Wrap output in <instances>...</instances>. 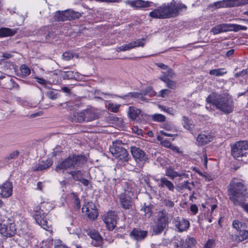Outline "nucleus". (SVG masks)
<instances>
[{
	"label": "nucleus",
	"mask_w": 248,
	"mask_h": 248,
	"mask_svg": "<svg viewBox=\"0 0 248 248\" xmlns=\"http://www.w3.org/2000/svg\"><path fill=\"white\" fill-rule=\"evenodd\" d=\"M206 101L226 114L231 113L233 109V101L228 94L210 93L206 98Z\"/></svg>",
	"instance_id": "obj_1"
},
{
	"label": "nucleus",
	"mask_w": 248,
	"mask_h": 248,
	"mask_svg": "<svg viewBox=\"0 0 248 248\" xmlns=\"http://www.w3.org/2000/svg\"><path fill=\"white\" fill-rule=\"evenodd\" d=\"M247 186L243 181L233 179L228 188L230 200L235 205H241L245 200Z\"/></svg>",
	"instance_id": "obj_2"
},
{
	"label": "nucleus",
	"mask_w": 248,
	"mask_h": 248,
	"mask_svg": "<svg viewBox=\"0 0 248 248\" xmlns=\"http://www.w3.org/2000/svg\"><path fill=\"white\" fill-rule=\"evenodd\" d=\"M52 209V204L45 202H41L40 205H37L34 208V216L36 222L46 230H47L48 226L45 217L47 212Z\"/></svg>",
	"instance_id": "obj_3"
},
{
	"label": "nucleus",
	"mask_w": 248,
	"mask_h": 248,
	"mask_svg": "<svg viewBox=\"0 0 248 248\" xmlns=\"http://www.w3.org/2000/svg\"><path fill=\"white\" fill-rule=\"evenodd\" d=\"M232 155L237 160L245 157L248 159V141H239L232 146Z\"/></svg>",
	"instance_id": "obj_4"
},
{
	"label": "nucleus",
	"mask_w": 248,
	"mask_h": 248,
	"mask_svg": "<svg viewBox=\"0 0 248 248\" xmlns=\"http://www.w3.org/2000/svg\"><path fill=\"white\" fill-rule=\"evenodd\" d=\"M122 145L123 144L121 140H116L110 146L109 151L116 158L124 161H127L129 159L128 153L122 147Z\"/></svg>",
	"instance_id": "obj_5"
},
{
	"label": "nucleus",
	"mask_w": 248,
	"mask_h": 248,
	"mask_svg": "<svg viewBox=\"0 0 248 248\" xmlns=\"http://www.w3.org/2000/svg\"><path fill=\"white\" fill-rule=\"evenodd\" d=\"M247 27L238 24H221L216 25L212 28L210 31L213 34L216 35L219 33L227 32L229 31H238L240 30L246 31Z\"/></svg>",
	"instance_id": "obj_6"
},
{
	"label": "nucleus",
	"mask_w": 248,
	"mask_h": 248,
	"mask_svg": "<svg viewBox=\"0 0 248 248\" xmlns=\"http://www.w3.org/2000/svg\"><path fill=\"white\" fill-rule=\"evenodd\" d=\"M85 162V157L84 155L69 156L64 161H63V169H77L80 167Z\"/></svg>",
	"instance_id": "obj_7"
},
{
	"label": "nucleus",
	"mask_w": 248,
	"mask_h": 248,
	"mask_svg": "<svg viewBox=\"0 0 248 248\" xmlns=\"http://www.w3.org/2000/svg\"><path fill=\"white\" fill-rule=\"evenodd\" d=\"M9 220L6 217L3 219H0V233L6 237H11L16 232L15 225L11 222L8 223Z\"/></svg>",
	"instance_id": "obj_8"
},
{
	"label": "nucleus",
	"mask_w": 248,
	"mask_h": 248,
	"mask_svg": "<svg viewBox=\"0 0 248 248\" xmlns=\"http://www.w3.org/2000/svg\"><path fill=\"white\" fill-rule=\"evenodd\" d=\"M159 216L157 221L152 227V230L155 234L161 233L168 224V218L163 212L159 213Z\"/></svg>",
	"instance_id": "obj_9"
},
{
	"label": "nucleus",
	"mask_w": 248,
	"mask_h": 248,
	"mask_svg": "<svg viewBox=\"0 0 248 248\" xmlns=\"http://www.w3.org/2000/svg\"><path fill=\"white\" fill-rule=\"evenodd\" d=\"M103 219L108 229L112 231L116 227L118 217L117 213L110 211L103 215Z\"/></svg>",
	"instance_id": "obj_10"
},
{
	"label": "nucleus",
	"mask_w": 248,
	"mask_h": 248,
	"mask_svg": "<svg viewBox=\"0 0 248 248\" xmlns=\"http://www.w3.org/2000/svg\"><path fill=\"white\" fill-rule=\"evenodd\" d=\"M130 151L135 160L138 163H144L148 160L147 155L139 147L132 146Z\"/></svg>",
	"instance_id": "obj_11"
},
{
	"label": "nucleus",
	"mask_w": 248,
	"mask_h": 248,
	"mask_svg": "<svg viewBox=\"0 0 248 248\" xmlns=\"http://www.w3.org/2000/svg\"><path fill=\"white\" fill-rule=\"evenodd\" d=\"M248 3V0H223L217 2L215 5L217 8L239 6Z\"/></svg>",
	"instance_id": "obj_12"
},
{
	"label": "nucleus",
	"mask_w": 248,
	"mask_h": 248,
	"mask_svg": "<svg viewBox=\"0 0 248 248\" xmlns=\"http://www.w3.org/2000/svg\"><path fill=\"white\" fill-rule=\"evenodd\" d=\"M82 211L91 219L94 220L98 216L95 205L92 202H88L85 204L82 208Z\"/></svg>",
	"instance_id": "obj_13"
},
{
	"label": "nucleus",
	"mask_w": 248,
	"mask_h": 248,
	"mask_svg": "<svg viewBox=\"0 0 248 248\" xmlns=\"http://www.w3.org/2000/svg\"><path fill=\"white\" fill-rule=\"evenodd\" d=\"M87 234L92 239L91 242L92 245L96 247H102L103 238L97 231L92 230L89 231Z\"/></svg>",
	"instance_id": "obj_14"
},
{
	"label": "nucleus",
	"mask_w": 248,
	"mask_h": 248,
	"mask_svg": "<svg viewBox=\"0 0 248 248\" xmlns=\"http://www.w3.org/2000/svg\"><path fill=\"white\" fill-rule=\"evenodd\" d=\"M13 185L9 181H6L0 185V195L2 198H8L12 194Z\"/></svg>",
	"instance_id": "obj_15"
},
{
	"label": "nucleus",
	"mask_w": 248,
	"mask_h": 248,
	"mask_svg": "<svg viewBox=\"0 0 248 248\" xmlns=\"http://www.w3.org/2000/svg\"><path fill=\"white\" fill-rule=\"evenodd\" d=\"M173 222L175 226L180 232L187 230L190 225L188 220L184 218L180 219L179 217L175 219Z\"/></svg>",
	"instance_id": "obj_16"
},
{
	"label": "nucleus",
	"mask_w": 248,
	"mask_h": 248,
	"mask_svg": "<svg viewBox=\"0 0 248 248\" xmlns=\"http://www.w3.org/2000/svg\"><path fill=\"white\" fill-rule=\"evenodd\" d=\"M213 139V137L211 134L208 132H204L198 135L197 141L199 145H204L211 142Z\"/></svg>",
	"instance_id": "obj_17"
},
{
	"label": "nucleus",
	"mask_w": 248,
	"mask_h": 248,
	"mask_svg": "<svg viewBox=\"0 0 248 248\" xmlns=\"http://www.w3.org/2000/svg\"><path fill=\"white\" fill-rule=\"evenodd\" d=\"M147 235L146 231L141 230L139 228H134L131 232L130 236L137 241L143 240Z\"/></svg>",
	"instance_id": "obj_18"
},
{
	"label": "nucleus",
	"mask_w": 248,
	"mask_h": 248,
	"mask_svg": "<svg viewBox=\"0 0 248 248\" xmlns=\"http://www.w3.org/2000/svg\"><path fill=\"white\" fill-rule=\"evenodd\" d=\"M53 164V161L48 158L46 160H42L37 165H36L32 168L33 171H41L46 169H47L50 167Z\"/></svg>",
	"instance_id": "obj_19"
},
{
	"label": "nucleus",
	"mask_w": 248,
	"mask_h": 248,
	"mask_svg": "<svg viewBox=\"0 0 248 248\" xmlns=\"http://www.w3.org/2000/svg\"><path fill=\"white\" fill-rule=\"evenodd\" d=\"M156 181H159L158 186L161 188H167L170 191H173L174 190V186L173 184L166 177H161L160 179H156Z\"/></svg>",
	"instance_id": "obj_20"
},
{
	"label": "nucleus",
	"mask_w": 248,
	"mask_h": 248,
	"mask_svg": "<svg viewBox=\"0 0 248 248\" xmlns=\"http://www.w3.org/2000/svg\"><path fill=\"white\" fill-rule=\"evenodd\" d=\"M119 202L121 206L124 209H129L132 207L131 198L124 194L119 196Z\"/></svg>",
	"instance_id": "obj_21"
},
{
	"label": "nucleus",
	"mask_w": 248,
	"mask_h": 248,
	"mask_svg": "<svg viewBox=\"0 0 248 248\" xmlns=\"http://www.w3.org/2000/svg\"><path fill=\"white\" fill-rule=\"evenodd\" d=\"M80 16V13L78 12L70 10L63 11V21L78 19Z\"/></svg>",
	"instance_id": "obj_22"
},
{
	"label": "nucleus",
	"mask_w": 248,
	"mask_h": 248,
	"mask_svg": "<svg viewBox=\"0 0 248 248\" xmlns=\"http://www.w3.org/2000/svg\"><path fill=\"white\" fill-rule=\"evenodd\" d=\"M127 3L131 7L135 8H142L150 6V2L149 1L142 0H130L127 1Z\"/></svg>",
	"instance_id": "obj_23"
},
{
	"label": "nucleus",
	"mask_w": 248,
	"mask_h": 248,
	"mask_svg": "<svg viewBox=\"0 0 248 248\" xmlns=\"http://www.w3.org/2000/svg\"><path fill=\"white\" fill-rule=\"evenodd\" d=\"M85 122H90L98 118L97 113L93 108L83 110Z\"/></svg>",
	"instance_id": "obj_24"
},
{
	"label": "nucleus",
	"mask_w": 248,
	"mask_h": 248,
	"mask_svg": "<svg viewBox=\"0 0 248 248\" xmlns=\"http://www.w3.org/2000/svg\"><path fill=\"white\" fill-rule=\"evenodd\" d=\"M248 238V230L246 229L238 232V234L235 235V239L239 243L241 242Z\"/></svg>",
	"instance_id": "obj_25"
},
{
	"label": "nucleus",
	"mask_w": 248,
	"mask_h": 248,
	"mask_svg": "<svg viewBox=\"0 0 248 248\" xmlns=\"http://www.w3.org/2000/svg\"><path fill=\"white\" fill-rule=\"evenodd\" d=\"M141 111L140 109L133 107L129 108L128 115L130 118L133 120H136L140 115Z\"/></svg>",
	"instance_id": "obj_26"
},
{
	"label": "nucleus",
	"mask_w": 248,
	"mask_h": 248,
	"mask_svg": "<svg viewBox=\"0 0 248 248\" xmlns=\"http://www.w3.org/2000/svg\"><path fill=\"white\" fill-rule=\"evenodd\" d=\"M31 74V69L25 64H22L20 67L19 71L18 72V76L25 78Z\"/></svg>",
	"instance_id": "obj_27"
},
{
	"label": "nucleus",
	"mask_w": 248,
	"mask_h": 248,
	"mask_svg": "<svg viewBox=\"0 0 248 248\" xmlns=\"http://www.w3.org/2000/svg\"><path fill=\"white\" fill-rule=\"evenodd\" d=\"M16 30H13L9 28H2L0 29V37L11 36L16 33Z\"/></svg>",
	"instance_id": "obj_28"
},
{
	"label": "nucleus",
	"mask_w": 248,
	"mask_h": 248,
	"mask_svg": "<svg viewBox=\"0 0 248 248\" xmlns=\"http://www.w3.org/2000/svg\"><path fill=\"white\" fill-rule=\"evenodd\" d=\"M232 227L238 232L243 229L246 228V224L238 219H234L232 223Z\"/></svg>",
	"instance_id": "obj_29"
},
{
	"label": "nucleus",
	"mask_w": 248,
	"mask_h": 248,
	"mask_svg": "<svg viewBox=\"0 0 248 248\" xmlns=\"http://www.w3.org/2000/svg\"><path fill=\"white\" fill-rule=\"evenodd\" d=\"M4 82L5 84L3 85L4 88L8 89H12L14 88L17 89L19 88V86L13 79H6Z\"/></svg>",
	"instance_id": "obj_30"
},
{
	"label": "nucleus",
	"mask_w": 248,
	"mask_h": 248,
	"mask_svg": "<svg viewBox=\"0 0 248 248\" xmlns=\"http://www.w3.org/2000/svg\"><path fill=\"white\" fill-rule=\"evenodd\" d=\"M159 79L166 83L168 88L171 89H175L176 88V81L166 78L165 77H159Z\"/></svg>",
	"instance_id": "obj_31"
},
{
	"label": "nucleus",
	"mask_w": 248,
	"mask_h": 248,
	"mask_svg": "<svg viewBox=\"0 0 248 248\" xmlns=\"http://www.w3.org/2000/svg\"><path fill=\"white\" fill-rule=\"evenodd\" d=\"M73 119L76 122L82 123L85 122L84 111L75 112L73 114Z\"/></svg>",
	"instance_id": "obj_32"
},
{
	"label": "nucleus",
	"mask_w": 248,
	"mask_h": 248,
	"mask_svg": "<svg viewBox=\"0 0 248 248\" xmlns=\"http://www.w3.org/2000/svg\"><path fill=\"white\" fill-rule=\"evenodd\" d=\"M227 73L225 68H218L211 70L209 71V74L215 76H221Z\"/></svg>",
	"instance_id": "obj_33"
},
{
	"label": "nucleus",
	"mask_w": 248,
	"mask_h": 248,
	"mask_svg": "<svg viewBox=\"0 0 248 248\" xmlns=\"http://www.w3.org/2000/svg\"><path fill=\"white\" fill-rule=\"evenodd\" d=\"M165 175L170 178L173 179L178 176L179 173L174 171L171 167H169L166 169Z\"/></svg>",
	"instance_id": "obj_34"
},
{
	"label": "nucleus",
	"mask_w": 248,
	"mask_h": 248,
	"mask_svg": "<svg viewBox=\"0 0 248 248\" xmlns=\"http://www.w3.org/2000/svg\"><path fill=\"white\" fill-rule=\"evenodd\" d=\"M175 76V73L172 69L168 68L166 72H163L162 75L159 77H165L166 78H172Z\"/></svg>",
	"instance_id": "obj_35"
},
{
	"label": "nucleus",
	"mask_w": 248,
	"mask_h": 248,
	"mask_svg": "<svg viewBox=\"0 0 248 248\" xmlns=\"http://www.w3.org/2000/svg\"><path fill=\"white\" fill-rule=\"evenodd\" d=\"M157 139L159 141H160V144L168 148L171 147V143L169 140L162 137V136L157 135Z\"/></svg>",
	"instance_id": "obj_36"
},
{
	"label": "nucleus",
	"mask_w": 248,
	"mask_h": 248,
	"mask_svg": "<svg viewBox=\"0 0 248 248\" xmlns=\"http://www.w3.org/2000/svg\"><path fill=\"white\" fill-rule=\"evenodd\" d=\"M145 40V39H138L136 41H132L130 43L132 48H134L136 47L144 46L145 43L143 41Z\"/></svg>",
	"instance_id": "obj_37"
},
{
	"label": "nucleus",
	"mask_w": 248,
	"mask_h": 248,
	"mask_svg": "<svg viewBox=\"0 0 248 248\" xmlns=\"http://www.w3.org/2000/svg\"><path fill=\"white\" fill-rule=\"evenodd\" d=\"M94 95H95L94 97L95 98L99 99L101 100H104V99L102 98V97L101 96L102 95H103L104 96H108V97H111L112 95L110 93H104L101 92L100 90H96L94 91Z\"/></svg>",
	"instance_id": "obj_38"
},
{
	"label": "nucleus",
	"mask_w": 248,
	"mask_h": 248,
	"mask_svg": "<svg viewBox=\"0 0 248 248\" xmlns=\"http://www.w3.org/2000/svg\"><path fill=\"white\" fill-rule=\"evenodd\" d=\"M128 96H130L132 98H142L143 97V94L142 93L138 92H131L123 96H121L120 97L123 99H125L126 97Z\"/></svg>",
	"instance_id": "obj_39"
},
{
	"label": "nucleus",
	"mask_w": 248,
	"mask_h": 248,
	"mask_svg": "<svg viewBox=\"0 0 248 248\" xmlns=\"http://www.w3.org/2000/svg\"><path fill=\"white\" fill-rule=\"evenodd\" d=\"M70 174L76 181H79L82 178L83 173L80 170L72 171L70 172Z\"/></svg>",
	"instance_id": "obj_40"
},
{
	"label": "nucleus",
	"mask_w": 248,
	"mask_h": 248,
	"mask_svg": "<svg viewBox=\"0 0 248 248\" xmlns=\"http://www.w3.org/2000/svg\"><path fill=\"white\" fill-rule=\"evenodd\" d=\"M75 78V73L72 71H63V79H72Z\"/></svg>",
	"instance_id": "obj_41"
},
{
	"label": "nucleus",
	"mask_w": 248,
	"mask_h": 248,
	"mask_svg": "<svg viewBox=\"0 0 248 248\" xmlns=\"http://www.w3.org/2000/svg\"><path fill=\"white\" fill-rule=\"evenodd\" d=\"M196 243V240L193 237H188L184 241V244L186 248H190Z\"/></svg>",
	"instance_id": "obj_42"
},
{
	"label": "nucleus",
	"mask_w": 248,
	"mask_h": 248,
	"mask_svg": "<svg viewBox=\"0 0 248 248\" xmlns=\"http://www.w3.org/2000/svg\"><path fill=\"white\" fill-rule=\"evenodd\" d=\"M19 155V152L17 150L14 151L6 156L4 159L6 161H9L11 159H15L18 157Z\"/></svg>",
	"instance_id": "obj_43"
},
{
	"label": "nucleus",
	"mask_w": 248,
	"mask_h": 248,
	"mask_svg": "<svg viewBox=\"0 0 248 248\" xmlns=\"http://www.w3.org/2000/svg\"><path fill=\"white\" fill-rule=\"evenodd\" d=\"M152 118L153 121L158 122H163L166 120L165 116L161 114H155L152 115Z\"/></svg>",
	"instance_id": "obj_44"
},
{
	"label": "nucleus",
	"mask_w": 248,
	"mask_h": 248,
	"mask_svg": "<svg viewBox=\"0 0 248 248\" xmlns=\"http://www.w3.org/2000/svg\"><path fill=\"white\" fill-rule=\"evenodd\" d=\"M62 149L60 146H56L53 150L52 156L53 157H58V158H61L62 157Z\"/></svg>",
	"instance_id": "obj_45"
},
{
	"label": "nucleus",
	"mask_w": 248,
	"mask_h": 248,
	"mask_svg": "<svg viewBox=\"0 0 248 248\" xmlns=\"http://www.w3.org/2000/svg\"><path fill=\"white\" fill-rule=\"evenodd\" d=\"M144 95H149L150 96H157V93L155 92L151 87H148L146 88L143 91V93H142Z\"/></svg>",
	"instance_id": "obj_46"
},
{
	"label": "nucleus",
	"mask_w": 248,
	"mask_h": 248,
	"mask_svg": "<svg viewBox=\"0 0 248 248\" xmlns=\"http://www.w3.org/2000/svg\"><path fill=\"white\" fill-rule=\"evenodd\" d=\"M174 247L175 248H186L184 239L181 238L176 239L174 242Z\"/></svg>",
	"instance_id": "obj_47"
},
{
	"label": "nucleus",
	"mask_w": 248,
	"mask_h": 248,
	"mask_svg": "<svg viewBox=\"0 0 248 248\" xmlns=\"http://www.w3.org/2000/svg\"><path fill=\"white\" fill-rule=\"evenodd\" d=\"M121 106L120 104H116L114 103H109L108 105V109L113 112H117L119 110Z\"/></svg>",
	"instance_id": "obj_48"
},
{
	"label": "nucleus",
	"mask_w": 248,
	"mask_h": 248,
	"mask_svg": "<svg viewBox=\"0 0 248 248\" xmlns=\"http://www.w3.org/2000/svg\"><path fill=\"white\" fill-rule=\"evenodd\" d=\"M217 205L216 203H214L210 205V207H211V211H210V214L209 216L208 215L207 216V217L205 218V219L207 220L209 223H211L212 222V214H213L214 210L217 208Z\"/></svg>",
	"instance_id": "obj_49"
},
{
	"label": "nucleus",
	"mask_w": 248,
	"mask_h": 248,
	"mask_svg": "<svg viewBox=\"0 0 248 248\" xmlns=\"http://www.w3.org/2000/svg\"><path fill=\"white\" fill-rule=\"evenodd\" d=\"M131 49H132V48L130 43H129L128 44L124 45L122 46L116 47V50L117 52L125 51L129 50Z\"/></svg>",
	"instance_id": "obj_50"
},
{
	"label": "nucleus",
	"mask_w": 248,
	"mask_h": 248,
	"mask_svg": "<svg viewBox=\"0 0 248 248\" xmlns=\"http://www.w3.org/2000/svg\"><path fill=\"white\" fill-rule=\"evenodd\" d=\"M171 93V91L168 89H163L161 90L158 94H157V96L165 98L168 96Z\"/></svg>",
	"instance_id": "obj_51"
},
{
	"label": "nucleus",
	"mask_w": 248,
	"mask_h": 248,
	"mask_svg": "<svg viewBox=\"0 0 248 248\" xmlns=\"http://www.w3.org/2000/svg\"><path fill=\"white\" fill-rule=\"evenodd\" d=\"M158 108L162 110L171 115L174 114V110L172 108H168L166 106H163L159 105Z\"/></svg>",
	"instance_id": "obj_52"
},
{
	"label": "nucleus",
	"mask_w": 248,
	"mask_h": 248,
	"mask_svg": "<svg viewBox=\"0 0 248 248\" xmlns=\"http://www.w3.org/2000/svg\"><path fill=\"white\" fill-rule=\"evenodd\" d=\"M183 124L184 127L187 130H189L191 128L190 121L188 120V118L186 116H184L183 118Z\"/></svg>",
	"instance_id": "obj_53"
},
{
	"label": "nucleus",
	"mask_w": 248,
	"mask_h": 248,
	"mask_svg": "<svg viewBox=\"0 0 248 248\" xmlns=\"http://www.w3.org/2000/svg\"><path fill=\"white\" fill-rule=\"evenodd\" d=\"M215 246V240L213 239H209L205 243L204 248H213Z\"/></svg>",
	"instance_id": "obj_54"
},
{
	"label": "nucleus",
	"mask_w": 248,
	"mask_h": 248,
	"mask_svg": "<svg viewBox=\"0 0 248 248\" xmlns=\"http://www.w3.org/2000/svg\"><path fill=\"white\" fill-rule=\"evenodd\" d=\"M248 74V68H247L245 70H243L242 71L237 72L235 73L234 75L235 78H238L240 77H244Z\"/></svg>",
	"instance_id": "obj_55"
},
{
	"label": "nucleus",
	"mask_w": 248,
	"mask_h": 248,
	"mask_svg": "<svg viewBox=\"0 0 248 248\" xmlns=\"http://www.w3.org/2000/svg\"><path fill=\"white\" fill-rule=\"evenodd\" d=\"M73 198L76 208L77 209H79L80 208V202L79 198H78V196L75 193H73Z\"/></svg>",
	"instance_id": "obj_56"
},
{
	"label": "nucleus",
	"mask_w": 248,
	"mask_h": 248,
	"mask_svg": "<svg viewBox=\"0 0 248 248\" xmlns=\"http://www.w3.org/2000/svg\"><path fill=\"white\" fill-rule=\"evenodd\" d=\"M141 212H144V216L146 217H150L152 215V211L150 210V209L148 207H146L144 208H142L140 210Z\"/></svg>",
	"instance_id": "obj_57"
},
{
	"label": "nucleus",
	"mask_w": 248,
	"mask_h": 248,
	"mask_svg": "<svg viewBox=\"0 0 248 248\" xmlns=\"http://www.w3.org/2000/svg\"><path fill=\"white\" fill-rule=\"evenodd\" d=\"M73 57V54L70 51H66L63 53V60L68 61Z\"/></svg>",
	"instance_id": "obj_58"
},
{
	"label": "nucleus",
	"mask_w": 248,
	"mask_h": 248,
	"mask_svg": "<svg viewBox=\"0 0 248 248\" xmlns=\"http://www.w3.org/2000/svg\"><path fill=\"white\" fill-rule=\"evenodd\" d=\"M54 20L56 21H60L62 19V13L60 11H57L54 16Z\"/></svg>",
	"instance_id": "obj_59"
},
{
	"label": "nucleus",
	"mask_w": 248,
	"mask_h": 248,
	"mask_svg": "<svg viewBox=\"0 0 248 248\" xmlns=\"http://www.w3.org/2000/svg\"><path fill=\"white\" fill-rule=\"evenodd\" d=\"M163 202L166 206L169 208L173 207L174 205V202L169 200H164Z\"/></svg>",
	"instance_id": "obj_60"
},
{
	"label": "nucleus",
	"mask_w": 248,
	"mask_h": 248,
	"mask_svg": "<svg viewBox=\"0 0 248 248\" xmlns=\"http://www.w3.org/2000/svg\"><path fill=\"white\" fill-rule=\"evenodd\" d=\"M132 131L133 133L138 135H142V131L141 129H140L138 126H134L132 127Z\"/></svg>",
	"instance_id": "obj_61"
},
{
	"label": "nucleus",
	"mask_w": 248,
	"mask_h": 248,
	"mask_svg": "<svg viewBox=\"0 0 248 248\" xmlns=\"http://www.w3.org/2000/svg\"><path fill=\"white\" fill-rule=\"evenodd\" d=\"M162 127L168 131H172L173 129V126L172 125L168 123L164 124Z\"/></svg>",
	"instance_id": "obj_62"
},
{
	"label": "nucleus",
	"mask_w": 248,
	"mask_h": 248,
	"mask_svg": "<svg viewBox=\"0 0 248 248\" xmlns=\"http://www.w3.org/2000/svg\"><path fill=\"white\" fill-rule=\"evenodd\" d=\"M190 211L194 214L196 215L198 212V208L197 206L195 204H192L190 206Z\"/></svg>",
	"instance_id": "obj_63"
},
{
	"label": "nucleus",
	"mask_w": 248,
	"mask_h": 248,
	"mask_svg": "<svg viewBox=\"0 0 248 248\" xmlns=\"http://www.w3.org/2000/svg\"><path fill=\"white\" fill-rule=\"evenodd\" d=\"M1 57L2 58L0 59V61H4L6 59L11 58L12 57V55L9 53H3Z\"/></svg>",
	"instance_id": "obj_64"
}]
</instances>
